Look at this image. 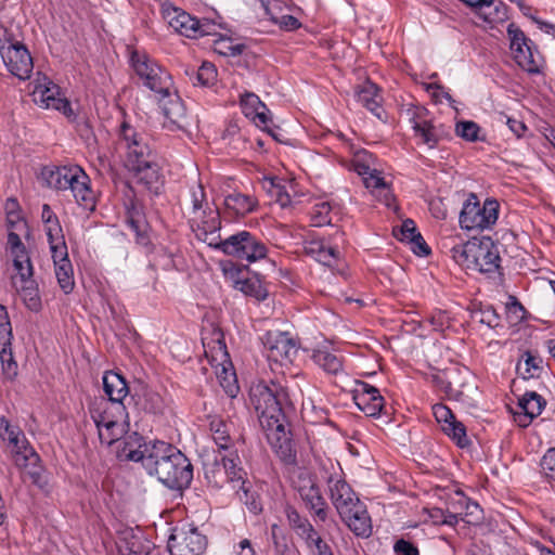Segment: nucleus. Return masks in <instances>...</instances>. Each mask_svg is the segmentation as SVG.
Returning <instances> with one entry per match:
<instances>
[{"label": "nucleus", "instance_id": "f257e3e1", "mask_svg": "<svg viewBox=\"0 0 555 555\" xmlns=\"http://www.w3.org/2000/svg\"><path fill=\"white\" fill-rule=\"evenodd\" d=\"M193 220H199L197 237L229 256L248 262H255L267 256L268 249L264 243L248 231H240L225 240H219L216 233L220 229L221 221L217 210L209 209L201 217L194 216Z\"/></svg>", "mask_w": 555, "mask_h": 555}, {"label": "nucleus", "instance_id": "f03ea898", "mask_svg": "<svg viewBox=\"0 0 555 555\" xmlns=\"http://www.w3.org/2000/svg\"><path fill=\"white\" fill-rule=\"evenodd\" d=\"M144 469L173 490L185 489L193 480L191 461L177 447L165 441H153Z\"/></svg>", "mask_w": 555, "mask_h": 555}, {"label": "nucleus", "instance_id": "7ed1b4c3", "mask_svg": "<svg viewBox=\"0 0 555 555\" xmlns=\"http://www.w3.org/2000/svg\"><path fill=\"white\" fill-rule=\"evenodd\" d=\"M42 180L48 186L59 191H70L77 204L85 209H93L95 197L89 186V177L78 166L44 167Z\"/></svg>", "mask_w": 555, "mask_h": 555}, {"label": "nucleus", "instance_id": "20e7f679", "mask_svg": "<svg viewBox=\"0 0 555 555\" xmlns=\"http://www.w3.org/2000/svg\"><path fill=\"white\" fill-rule=\"evenodd\" d=\"M250 400L267 427L281 429L286 424L284 405L288 402V393L280 384L260 382L254 385Z\"/></svg>", "mask_w": 555, "mask_h": 555}, {"label": "nucleus", "instance_id": "39448f33", "mask_svg": "<svg viewBox=\"0 0 555 555\" xmlns=\"http://www.w3.org/2000/svg\"><path fill=\"white\" fill-rule=\"evenodd\" d=\"M115 151L125 157L127 168L157 155L149 135L127 121L121 122L117 130Z\"/></svg>", "mask_w": 555, "mask_h": 555}, {"label": "nucleus", "instance_id": "423d86ee", "mask_svg": "<svg viewBox=\"0 0 555 555\" xmlns=\"http://www.w3.org/2000/svg\"><path fill=\"white\" fill-rule=\"evenodd\" d=\"M499 202L486 199L480 205L478 197L470 193L460 212V225L467 231H483L495 224L499 216Z\"/></svg>", "mask_w": 555, "mask_h": 555}, {"label": "nucleus", "instance_id": "0eeeda50", "mask_svg": "<svg viewBox=\"0 0 555 555\" xmlns=\"http://www.w3.org/2000/svg\"><path fill=\"white\" fill-rule=\"evenodd\" d=\"M131 65L135 74L143 80L152 91L169 96L171 86L170 75L145 53L133 51L131 53Z\"/></svg>", "mask_w": 555, "mask_h": 555}, {"label": "nucleus", "instance_id": "6e6552de", "mask_svg": "<svg viewBox=\"0 0 555 555\" xmlns=\"http://www.w3.org/2000/svg\"><path fill=\"white\" fill-rule=\"evenodd\" d=\"M415 138L429 149L436 147L439 142L450 135V129L443 124H436L428 119V109L423 106H412L406 111Z\"/></svg>", "mask_w": 555, "mask_h": 555}, {"label": "nucleus", "instance_id": "1a4fd4ad", "mask_svg": "<svg viewBox=\"0 0 555 555\" xmlns=\"http://www.w3.org/2000/svg\"><path fill=\"white\" fill-rule=\"evenodd\" d=\"M206 545V537L193 527L175 528L168 540L171 555H201Z\"/></svg>", "mask_w": 555, "mask_h": 555}, {"label": "nucleus", "instance_id": "9d476101", "mask_svg": "<svg viewBox=\"0 0 555 555\" xmlns=\"http://www.w3.org/2000/svg\"><path fill=\"white\" fill-rule=\"evenodd\" d=\"M262 341L270 361L288 364L297 356L298 348L288 333L279 331L268 332L263 336Z\"/></svg>", "mask_w": 555, "mask_h": 555}, {"label": "nucleus", "instance_id": "9b49d317", "mask_svg": "<svg viewBox=\"0 0 555 555\" xmlns=\"http://www.w3.org/2000/svg\"><path fill=\"white\" fill-rule=\"evenodd\" d=\"M241 461L236 453L231 452L229 455H222L220 462L215 461L211 470L206 472V478L215 487H222L224 481H245L246 473L241 467Z\"/></svg>", "mask_w": 555, "mask_h": 555}, {"label": "nucleus", "instance_id": "f8f14e48", "mask_svg": "<svg viewBox=\"0 0 555 555\" xmlns=\"http://www.w3.org/2000/svg\"><path fill=\"white\" fill-rule=\"evenodd\" d=\"M0 54L8 70L21 80L30 77L34 69L33 57L27 48L20 46L1 47Z\"/></svg>", "mask_w": 555, "mask_h": 555}, {"label": "nucleus", "instance_id": "ddd939ff", "mask_svg": "<svg viewBox=\"0 0 555 555\" xmlns=\"http://www.w3.org/2000/svg\"><path fill=\"white\" fill-rule=\"evenodd\" d=\"M507 34L511 40V51L516 63L528 73L538 72V65L529 42H531L514 23L507 27Z\"/></svg>", "mask_w": 555, "mask_h": 555}, {"label": "nucleus", "instance_id": "4468645a", "mask_svg": "<svg viewBox=\"0 0 555 555\" xmlns=\"http://www.w3.org/2000/svg\"><path fill=\"white\" fill-rule=\"evenodd\" d=\"M295 487L307 508L324 521L327 517L326 503L312 477L308 473L300 474Z\"/></svg>", "mask_w": 555, "mask_h": 555}, {"label": "nucleus", "instance_id": "2eb2a0df", "mask_svg": "<svg viewBox=\"0 0 555 555\" xmlns=\"http://www.w3.org/2000/svg\"><path fill=\"white\" fill-rule=\"evenodd\" d=\"M128 169L133 171L138 183L142 184L151 193L155 195L160 193L164 185V177L160 172L157 155L130 166Z\"/></svg>", "mask_w": 555, "mask_h": 555}, {"label": "nucleus", "instance_id": "dca6fc26", "mask_svg": "<svg viewBox=\"0 0 555 555\" xmlns=\"http://www.w3.org/2000/svg\"><path fill=\"white\" fill-rule=\"evenodd\" d=\"M152 443L144 442V438L135 431L126 433L116 447V455L120 461L141 462L144 467Z\"/></svg>", "mask_w": 555, "mask_h": 555}, {"label": "nucleus", "instance_id": "f3484780", "mask_svg": "<svg viewBox=\"0 0 555 555\" xmlns=\"http://www.w3.org/2000/svg\"><path fill=\"white\" fill-rule=\"evenodd\" d=\"M125 405L101 399L90 408V415L98 429H112L125 416Z\"/></svg>", "mask_w": 555, "mask_h": 555}, {"label": "nucleus", "instance_id": "a211bd4d", "mask_svg": "<svg viewBox=\"0 0 555 555\" xmlns=\"http://www.w3.org/2000/svg\"><path fill=\"white\" fill-rule=\"evenodd\" d=\"M8 249L13 258V267L18 273L21 281L33 278L34 269L26 246L20 235L13 231L8 234Z\"/></svg>", "mask_w": 555, "mask_h": 555}, {"label": "nucleus", "instance_id": "6ab92c4d", "mask_svg": "<svg viewBox=\"0 0 555 555\" xmlns=\"http://www.w3.org/2000/svg\"><path fill=\"white\" fill-rule=\"evenodd\" d=\"M328 490L332 503L339 516L348 515L349 509L361 503L351 487L340 478L334 479L331 477L328 479Z\"/></svg>", "mask_w": 555, "mask_h": 555}, {"label": "nucleus", "instance_id": "aec40b11", "mask_svg": "<svg viewBox=\"0 0 555 555\" xmlns=\"http://www.w3.org/2000/svg\"><path fill=\"white\" fill-rule=\"evenodd\" d=\"M162 12L164 20L175 31L189 38H196L195 26L198 25L196 17L171 4H164Z\"/></svg>", "mask_w": 555, "mask_h": 555}, {"label": "nucleus", "instance_id": "412c9836", "mask_svg": "<svg viewBox=\"0 0 555 555\" xmlns=\"http://www.w3.org/2000/svg\"><path fill=\"white\" fill-rule=\"evenodd\" d=\"M473 268L483 273H492L500 269V254L498 246L489 238L476 244Z\"/></svg>", "mask_w": 555, "mask_h": 555}, {"label": "nucleus", "instance_id": "4be33fe9", "mask_svg": "<svg viewBox=\"0 0 555 555\" xmlns=\"http://www.w3.org/2000/svg\"><path fill=\"white\" fill-rule=\"evenodd\" d=\"M267 431L270 444L281 461L286 465L296 464V451L293 448L288 433L285 430V425L281 429L267 427Z\"/></svg>", "mask_w": 555, "mask_h": 555}, {"label": "nucleus", "instance_id": "5701e85b", "mask_svg": "<svg viewBox=\"0 0 555 555\" xmlns=\"http://www.w3.org/2000/svg\"><path fill=\"white\" fill-rule=\"evenodd\" d=\"M340 518L358 537L367 538L372 533L371 518L362 502L349 509L348 515H340Z\"/></svg>", "mask_w": 555, "mask_h": 555}, {"label": "nucleus", "instance_id": "b1692460", "mask_svg": "<svg viewBox=\"0 0 555 555\" xmlns=\"http://www.w3.org/2000/svg\"><path fill=\"white\" fill-rule=\"evenodd\" d=\"M126 220L135 234L137 243L146 246L150 243L149 224L141 205L131 202L130 205L127 206Z\"/></svg>", "mask_w": 555, "mask_h": 555}, {"label": "nucleus", "instance_id": "393cba45", "mask_svg": "<svg viewBox=\"0 0 555 555\" xmlns=\"http://www.w3.org/2000/svg\"><path fill=\"white\" fill-rule=\"evenodd\" d=\"M305 250L317 261L328 267L333 266L339 257V251L336 245H332L324 238L319 237L306 241Z\"/></svg>", "mask_w": 555, "mask_h": 555}, {"label": "nucleus", "instance_id": "a878e982", "mask_svg": "<svg viewBox=\"0 0 555 555\" xmlns=\"http://www.w3.org/2000/svg\"><path fill=\"white\" fill-rule=\"evenodd\" d=\"M103 389L108 397V402L116 404H124L122 400L129 393V387L125 377L113 371L104 373Z\"/></svg>", "mask_w": 555, "mask_h": 555}, {"label": "nucleus", "instance_id": "bb28decb", "mask_svg": "<svg viewBox=\"0 0 555 555\" xmlns=\"http://www.w3.org/2000/svg\"><path fill=\"white\" fill-rule=\"evenodd\" d=\"M357 98L364 107L372 112L376 117L382 118V96L379 94L378 87L375 83L365 81L357 91Z\"/></svg>", "mask_w": 555, "mask_h": 555}, {"label": "nucleus", "instance_id": "cd10ccee", "mask_svg": "<svg viewBox=\"0 0 555 555\" xmlns=\"http://www.w3.org/2000/svg\"><path fill=\"white\" fill-rule=\"evenodd\" d=\"M459 370H448L431 375V383L441 391L449 396L462 393L464 383L460 379Z\"/></svg>", "mask_w": 555, "mask_h": 555}, {"label": "nucleus", "instance_id": "c85d7f7f", "mask_svg": "<svg viewBox=\"0 0 555 555\" xmlns=\"http://www.w3.org/2000/svg\"><path fill=\"white\" fill-rule=\"evenodd\" d=\"M17 439L18 443L10 444L16 466L26 468L29 464L38 463L39 455L29 446L25 435L22 434Z\"/></svg>", "mask_w": 555, "mask_h": 555}, {"label": "nucleus", "instance_id": "c756f323", "mask_svg": "<svg viewBox=\"0 0 555 555\" xmlns=\"http://www.w3.org/2000/svg\"><path fill=\"white\" fill-rule=\"evenodd\" d=\"M234 287L246 296L254 297L258 301L264 300L269 294L267 287L258 275L238 279L234 282Z\"/></svg>", "mask_w": 555, "mask_h": 555}, {"label": "nucleus", "instance_id": "7c9ffc66", "mask_svg": "<svg viewBox=\"0 0 555 555\" xmlns=\"http://www.w3.org/2000/svg\"><path fill=\"white\" fill-rule=\"evenodd\" d=\"M224 205L236 215L244 216L255 210L258 201L254 196L235 192L225 197Z\"/></svg>", "mask_w": 555, "mask_h": 555}, {"label": "nucleus", "instance_id": "2f4dec72", "mask_svg": "<svg viewBox=\"0 0 555 555\" xmlns=\"http://www.w3.org/2000/svg\"><path fill=\"white\" fill-rule=\"evenodd\" d=\"M516 371L524 379L539 377L542 372V359L527 351L518 362Z\"/></svg>", "mask_w": 555, "mask_h": 555}, {"label": "nucleus", "instance_id": "473e14b6", "mask_svg": "<svg viewBox=\"0 0 555 555\" xmlns=\"http://www.w3.org/2000/svg\"><path fill=\"white\" fill-rule=\"evenodd\" d=\"M354 403L367 416L375 417L383 411L385 400L380 392L377 391L374 395H361L359 398H354Z\"/></svg>", "mask_w": 555, "mask_h": 555}, {"label": "nucleus", "instance_id": "72a5a7b5", "mask_svg": "<svg viewBox=\"0 0 555 555\" xmlns=\"http://www.w3.org/2000/svg\"><path fill=\"white\" fill-rule=\"evenodd\" d=\"M22 283L23 285L20 289V295L24 304L29 310L36 312L39 311L41 308V299L37 284L31 278L27 281H22Z\"/></svg>", "mask_w": 555, "mask_h": 555}, {"label": "nucleus", "instance_id": "f704fd0d", "mask_svg": "<svg viewBox=\"0 0 555 555\" xmlns=\"http://www.w3.org/2000/svg\"><path fill=\"white\" fill-rule=\"evenodd\" d=\"M476 242H466L455 245L451 248V256L456 263L467 269L473 268L475 250H477Z\"/></svg>", "mask_w": 555, "mask_h": 555}, {"label": "nucleus", "instance_id": "c9c22d12", "mask_svg": "<svg viewBox=\"0 0 555 555\" xmlns=\"http://www.w3.org/2000/svg\"><path fill=\"white\" fill-rule=\"evenodd\" d=\"M518 406L529 417H537L545 406V400L534 391L526 392L518 401Z\"/></svg>", "mask_w": 555, "mask_h": 555}, {"label": "nucleus", "instance_id": "e433bc0d", "mask_svg": "<svg viewBox=\"0 0 555 555\" xmlns=\"http://www.w3.org/2000/svg\"><path fill=\"white\" fill-rule=\"evenodd\" d=\"M262 186L282 208L291 206L292 201L289 194L285 190V186L275 178H264Z\"/></svg>", "mask_w": 555, "mask_h": 555}, {"label": "nucleus", "instance_id": "4c0bfd02", "mask_svg": "<svg viewBox=\"0 0 555 555\" xmlns=\"http://www.w3.org/2000/svg\"><path fill=\"white\" fill-rule=\"evenodd\" d=\"M314 362L330 374H337L341 367V360L327 350H317L312 356Z\"/></svg>", "mask_w": 555, "mask_h": 555}, {"label": "nucleus", "instance_id": "58836bf2", "mask_svg": "<svg viewBox=\"0 0 555 555\" xmlns=\"http://www.w3.org/2000/svg\"><path fill=\"white\" fill-rule=\"evenodd\" d=\"M186 74L190 75L194 85L198 83L205 87L212 85L217 79V69L214 64L208 62H204L196 72L194 69L191 73L186 70Z\"/></svg>", "mask_w": 555, "mask_h": 555}, {"label": "nucleus", "instance_id": "ea45409f", "mask_svg": "<svg viewBox=\"0 0 555 555\" xmlns=\"http://www.w3.org/2000/svg\"><path fill=\"white\" fill-rule=\"evenodd\" d=\"M300 538L315 555H334L328 544L323 541L313 527L309 531L307 530Z\"/></svg>", "mask_w": 555, "mask_h": 555}, {"label": "nucleus", "instance_id": "a19ab883", "mask_svg": "<svg viewBox=\"0 0 555 555\" xmlns=\"http://www.w3.org/2000/svg\"><path fill=\"white\" fill-rule=\"evenodd\" d=\"M163 112L170 122L176 125L178 128H183L185 108L178 99L169 100L168 103H163Z\"/></svg>", "mask_w": 555, "mask_h": 555}, {"label": "nucleus", "instance_id": "79ce46f5", "mask_svg": "<svg viewBox=\"0 0 555 555\" xmlns=\"http://www.w3.org/2000/svg\"><path fill=\"white\" fill-rule=\"evenodd\" d=\"M210 430L216 444L222 450H228L231 444L228 425L222 420L215 418L210 422Z\"/></svg>", "mask_w": 555, "mask_h": 555}, {"label": "nucleus", "instance_id": "37998d69", "mask_svg": "<svg viewBox=\"0 0 555 555\" xmlns=\"http://www.w3.org/2000/svg\"><path fill=\"white\" fill-rule=\"evenodd\" d=\"M55 275L63 292L65 294L72 293L75 286L72 262H63L62 264L56 266Z\"/></svg>", "mask_w": 555, "mask_h": 555}, {"label": "nucleus", "instance_id": "c03bdc74", "mask_svg": "<svg viewBox=\"0 0 555 555\" xmlns=\"http://www.w3.org/2000/svg\"><path fill=\"white\" fill-rule=\"evenodd\" d=\"M442 430L452 440H454L459 447L464 448L469 444V439L466 435V428L464 424L456 421V418H454L451 423L443 425Z\"/></svg>", "mask_w": 555, "mask_h": 555}, {"label": "nucleus", "instance_id": "a18cd8bd", "mask_svg": "<svg viewBox=\"0 0 555 555\" xmlns=\"http://www.w3.org/2000/svg\"><path fill=\"white\" fill-rule=\"evenodd\" d=\"M237 494L240 501L246 505L250 513L257 515L262 511V503L258 493L250 491L245 481H243L240 490L237 491Z\"/></svg>", "mask_w": 555, "mask_h": 555}, {"label": "nucleus", "instance_id": "49530a36", "mask_svg": "<svg viewBox=\"0 0 555 555\" xmlns=\"http://www.w3.org/2000/svg\"><path fill=\"white\" fill-rule=\"evenodd\" d=\"M332 207L328 202L317 203L311 211H310V220L313 227H323L325 224H331Z\"/></svg>", "mask_w": 555, "mask_h": 555}, {"label": "nucleus", "instance_id": "de8ad7c7", "mask_svg": "<svg viewBox=\"0 0 555 555\" xmlns=\"http://www.w3.org/2000/svg\"><path fill=\"white\" fill-rule=\"evenodd\" d=\"M286 517L289 526L296 531V533L300 537L304 535L305 532L310 530L313 527L310 521L301 517L300 514L292 506H287L285 509Z\"/></svg>", "mask_w": 555, "mask_h": 555}, {"label": "nucleus", "instance_id": "09e8293b", "mask_svg": "<svg viewBox=\"0 0 555 555\" xmlns=\"http://www.w3.org/2000/svg\"><path fill=\"white\" fill-rule=\"evenodd\" d=\"M99 439L101 443H105L107 446H112L114 443H119L121 438L126 435L125 425L120 422L116 423L112 429L100 428Z\"/></svg>", "mask_w": 555, "mask_h": 555}, {"label": "nucleus", "instance_id": "8fccbe9b", "mask_svg": "<svg viewBox=\"0 0 555 555\" xmlns=\"http://www.w3.org/2000/svg\"><path fill=\"white\" fill-rule=\"evenodd\" d=\"M142 398H143L142 406L145 411H147L150 413H154V414L160 413L163 411L164 400L158 392H156L152 389L145 388L143 390Z\"/></svg>", "mask_w": 555, "mask_h": 555}, {"label": "nucleus", "instance_id": "3c124183", "mask_svg": "<svg viewBox=\"0 0 555 555\" xmlns=\"http://www.w3.org/2000/svg\"><path fill=\"white\" fill-rule=\"evenodd\" d=\"M479 131L480 127L475 121L472 120L459 121L455 125L456 135L469 142H475L479 140Z\"/></svg>", "mask_w": 555, "mask_h": 555}, {"label": "nucleus", "instance_id": "603ef678", "mask_svg": "<svg viewBox=\"0 0 555 555\" xmlns=\"http://www.w3.org/2000/svg\"><path fill=\"white\" fill-rule=\"evenodd\" d=\"M217 376L220 379V384L224 388L225 392L230 397L234 398L238 391L235 373L232 370L222 366L221 371L217 372Z\"/></svg>", "mask_w": 555, "mask_h": 555}, {"label": "nucleus", "instance_id": "864d4df0", "mask_svg": "<svg viewBox=\"0 0 555 555\" xmlns=\"http://www.w3.org/2000/svg\"><path fill=\"white\" fill-rule=\"evenodd\" d=\"M59 94V87L52 82L48 86H38L34 90V100L37 104L46 107V103L50 102Z\"/></svg>", "mask_w": 555, "mask_h": 555}, {"label": "nucleus", "instance_id": "5fc2aeb1", "mask_svg": "<svg viewBox=\"0 0 555 555\" xmlns=\"http://www.w3.org/2000/svg\"><path fill=\"white\" fill-rule=\"evenodd\" d=\"M0 360L3 372L9 378H13L17 374V364L13 359L11 346H0Z\"/></svg>", "mask_w": 555, "mask_h": 555}, {"label": "nucleus", "instance_id": "6e6d98bb", "mask_svg": "<svg viewBox=\"0 0 555 555\" xmlns=\"http://www.w3.org/2000/svg\"><path fill=\"white\" fill-rule=\"evenodd\" d=\"M12 326L7 308L0 305V346H11Z\"/></svg>", "mask_w": 555, "mask_h": 555}, {"label": "nucleus", "instance_id": "4d7b16f0", "mask_svg": "<svg viewBox=\"0 0 555 555\" xmlns=\"http://www.w3.org/2000/svg\"><path fill=\"white\" fill-rule=\"evenodd\" d=\"M420 233L416 229L415 222L412 219H406L400 227L393 228V235L402 242L409 243L412 236H416Z\"/></svg>", "mask_w": 555, "mask_h": 555}, {"label": "nucleus", "instance_id": "13d9d810", "mask_svg": "<svg viewBox=\"0 0 555 555\" xmlns=\"http://www.w3.org/2000/svg\"><path fill=\"white\" fill-rule=\"evenodd\" d=\"M23 431L18 427L12 426L4 417L0 418V436L3 440H8L9 444L18 443V437Z\"/></svg>", "mask_w": 555, "mask_h": 555}, {"label": "nucleus", "instance_id": "bf43d9fd", "mask_svg": "<svg viewBox=\"0 0 555 555\" xmlns=\"http://www.w3.org/2000/svg\"><path fill=\"white\" fill-rule=\"evenodd\" d=\"M359 172L361 175H364L363 182L366 188L369 189H379V188H386V183L384 181V178L379 176V173L376 170H370V167L363 166Z\"/></svg>", "mask_w": 555, "mask_h": 555}, {"label": "nucleus", "instance_id": "052dcab7", "mask_svg": "<svg viewBox=\"0 0 555 555\" xmlns=\"http://www.w3.org/2000/svg\"><path fill=\"white\" fill-rule=\"evenodd\" d=\"M429 322L435 331L443 332L451 325V318L447 311L438 310L431 314Z\"/></svg>", "mask_w": 555, "mask_h": 555}, {"label": "nucleus", "instance_id": "680f3d73", "mask_svg": "<svg viewBox=\"0 0 555 555\" xmlns=\"http://www.w3.org/2000/svg\"><path fill=\"white\" fill-rule=\"evenodd\" d=\"M192 212L194 216L201 217L205 215L206 210L203 209V203L205 202V192L202 184H198L195 190L192 191Z\"/></svg>", "mask_w": 555, "mask_h": 555}, {"label": "nucleus", "instance_id": "e2e57ef3", "mask_svg": "<svg viewBox=\"0 0 555 555\" xmlns=\"http://www.w3.org/2000/svg\"><path fill=\"white\" fill-rule=\"evenodd\" d=\"M46 108H54L62 112L66 117L70 118L74 116V112L69 101L65 98L54 96L50 102L46 103Z\"/></svg>", "mask_w": 555, "mask_h": 555}, {"label": "nucleus", "instance_id": "0e129e2a", "mask_svg": "<svg viewBox=\"0 0 555 555\" xmlns=\"http://www.w3.org/2000/svg\"><path fill=\"white\" fill-rule=\"evenodd\" d=\"M541 467L546 477L555 481V449L551 448L546 451L541 460Z\"/></svg>", "mask_w": 555, "mask_h": 555}, {"label": "nucleus", "instance_id": "69168bd1", "mask_svg": "<svg viewBox=\"0 0 555 555\" xmlns=\"http://www.w3.org/2000/svg\"><path fill=\"white\" fill-rule=\"evenodd\" d=\"M433 412L437 422L441 424V427L448 423H451L455 418L452 411L441 403L435 404L433 406Z\"/></svg>", "mask_w": 555, "mask_h": 555}, {"label": "nucleus", "instance_id": "338daca9", "mask_svg": "<svg viewBox=\"0 0 555 555\" xmlns=\"http://www.w3.org/2000/svg\"><path fill=\"white\" fill-rule=\"evenodd\" d=\"M20 44L22 42L17 39L15 31L11 27L0 25V48Z\"/></svg>", "mask_w": 555, "mask_h": 555}, {"label": "nucleus", "instance_id": "774afa93", "mask_svg": "<svg viewBox=\"0 0 555 555\" xmlns=\"http://www.w3.org/2000/svg\"><path fill=\"white\" fill-rule=\"evenodd\" d=\"M393 551L397 555H418V548L404 539L396 541Z\"/></svg>", "mask_w": 555, "mask_h": 555}]
</instances>
